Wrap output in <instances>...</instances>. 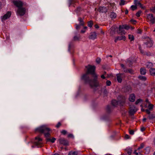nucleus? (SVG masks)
<instances>
[{
    "instance_id": "f257e3e1",
    "label": "nucleus",
    "mask_w": 155,
    "mask_h": 155,
    "mask_svg": "<svg viewBox=\"0 0 155 155\" xmlns=\"http://www.w3.org/2000/svg\"><path fill=\"white\" fill-rule=\"evenodd\" d=\"M87 72L81 76V79L85 83H88L92 87H97L99 83L97 81V75L94 72L95 67L88 65L86 66Z\"/></svg>"
},
{
    "instance_id": "f03ea898",
    "label": "nucleus",
    "mask_w": 155,
    "mask_h": 155,
    "mask_svg": "<svg viewBox=\"0 0 155 155\" xmlns=\"http://www.w3.org/2000/svg\"><path fill=\"white\" fill-rule=\"evenodd\" d=\"M13 3L17 7H18V9L17 11V15L22 16L24 15L25 12V8L21 7L23 5L22 2L21 1H14Z\"/></svg>"
},
{
    "instance_id": "7ed1b4c3",
    "label": "nucleus",
    "mask_w": 155,
    "mask_h": 155,
    "mask_svg": "<svg viewBox=\"0 0 155 155\" xmlns=\"http://www.w3.org/2000/svg\"><path fill=\"white\" fill-rule=\"evenodd\" d=\"M36 130L41 133H44L45 137H48L50 134V129L46 125L41 126L36 129Z\"/></svg>"
},
{
    "instance_id": "20e7f679",
    "label": "nucleus",
    "mask_w": 155,
    "mask_h": 155,
    "mask_svg": "<svg viewBox=\"0 0 155 155\" xmlns=\"http://www.w3.org/2000/svg\"><path fill=\"white\" fill-rule=\"evenodd\" d=\"M34 144L35 146L38 147H41L42 145V139L39 137H36Z\"/></svg>"
},
{
    "instance_id": "39448f33",
    "label": "nucleus",
    "mask_w": 155,
    "mask_h": 155,
    "mask_svg": "<svg viewBox=\"0 0 155 155\" xmlns=\"http://www.w3.org/2000/svg\"><path fill=\"white\" fill-rule=\"evenodd\" d=\"M148 21L150 22V24H153L155 22V18L153 17V15L151 14H149L147 16Z\"/></svg>"
},
{
    "instance_id": "423d86ee",
    "label": "nucleus",
    "mask_w": 155,
    "mask_h": 155,
    "mask_svg": "<svg viewBox=\"0 0 155 155\" xmlns=\"http://www.w3.org/2000/svg\"><path fill=\"white\" fill-rule=\"evenodd\" d=\"M145 102L146 104L144 105V107L145 108H148L149 110H152L153 108V105L150 103L147 99H146Z\"/></svg>"
},
{
    "instance_id": "0eeeda50",
    "label": "nucleus",
    "mask_w": 155,
    "mask_h": 155,
    "mask_svg": "<svg viewBox=\"0 0 155 155\" xmlns=\"http://www.w3.org/2000/svg\"><path fill=\"white\" fill-rule=\"evenodd\" d=\"M11 15V13L9 12H8L6 14L1 17L2 21H4L5 20L8 19L10 17Z\"/></svg>"
},
{
    "instance_id": "6e6552de",
    "label": "nucleus",
    "mask_w": 155,
    "mask_h": 155,
    "mask_svg": "<svg viewBox=\"0 0 155 155\" xmlns=\"http://www.w3.org/2000/svg\"><path fill=\"white\" fill-rule=\"evenodd\" d=\"M137 110V108L134 106L132 105L130 107L129 113L130 114L133 115Z\"/></svg>"
},
{
    "instance_id": "1a4fd4ad",
    "label": "nucleus",
    "mask_w": 155,
    "mask_h": 155,
    "mask_svg": "<svg viewBox=\"0 0 155 155\" xmlns=\"http://www.w3.org/2000/svg\"><path fill=\"white\" fill-rule=\"evenodd\" d=\"M144 147V144L142 143L141 144L140 147H139L137 150H135L134 152L133 153L136 155H138V154H140V152H139V150L140 149L143 148Z\"/></svg>"
},
{
    "instance_id": "9d476101",
    "label": "nucleus",
    "mask_w": 155,
    "mask_h": 155,
    "mask_svg": "<svg viewBox=\"0 0 155 155\" xmlns=\"http://www.w3.org/2000/svg\"><path fill=\"white\" fill-rule=\"evenodd\" d=\"M144 44L146 45L147 47L148 48L151 47L153 45L152 41L149 38L148 39L147 41Z\"/></svg>"
},
{
    "instance_id": "9b49d317",
    "label": "nucleus",
    "mask_w": 155,
    "mask_h": 155,
    "mask_svg": "<svg viewBox=\"0 0 155 155\" xmlns=\"http://www.w3.org/2000/svg\"><path fill=\"white\" fill-rule=\"evenodd\" d=\"M118 29L117 27L115 26H114L112 27L111 28L110 31V34L111 35H113L116 32V31H118Z\"/></svg>"
},
{
    "instance_id": "f8f14e48",
    "label": "nucleus",
    "mask_w": 155,
    "mask_h": 155,
    "mask_svg": "<svg viewBox=\"0 0 155 155\" xmlns=\"http://www.w3.org/2000/svg\"><path fill=\"white\" fill-rule=\"evenodd\" d=\"M59 141L60 144L64 145L67 146L68 144V141L64 138H60L59 139Z\"/></svg>"
},
{
    "instance_id": "ddd939ff",
    "label": "nucleus",
    "mask_w": 155,
    "mask_h": 155,
    "mask_svg": "<svg viewBox=\"0 0 155 155\" xmlns=\"http://www.w3.org/2000/svg\"><path fill=\"white\" fill-rule=\"evenodd\" d=\"M78 21H79L80 24L79 25H76V28L77 30L81 28V26H83L84 24V22L81 18H78Z\"/></svg>"
},
{
    "instance_id": "4468645a",
    "label": "nucleus",
    "mask_w": 155,
    "mask_h": 155,
    "mask_svg": "<svg viewBox=\"0 0 155 155\" xmlns=\"http://www.w3.org/2000/svg\"><path fill=\"white\" fill-rule=\"evenodd\" d=\"M98 11L101 13H105L107 12V9L105 7L101 6L99 7Z\"/></svg>"
},
{
    "instance_id": "2eb2a0df",
    "label": "nucleus",
    "mask_w": 155,
    "mask_h": 155,
    "mask_svg": "<svg viewBox=\"0 0 155 155\" xmlns=\"http://www.w3.org/2000/svg\"><path fill=\"white\" fill-rule=\"evenodd\" d=\"M97 38V34L95 32H91L89 36V38L90 39L94 40Z\"/></svg>"
},
{
    "instance_id": "dca6fc26",
    "label": "nucleus",
    "mask_w": 155,
    "mask_h": 155,
    "mask_svg": "<svg viewBox=\"0 0 155 155\" xmlns=\"http://www.w3.org/2000/svg\"><path fill=\"white\" fill-rule=\"evenodd\" d=\"M124 28L121 26H120L119 27V31H118L117 32L118 33L121 34H125L126 32L124 30Z\"/></svg>"
},
{
    "instance_id": "f3484780",
    "label": "nucleus",
    "mask_w": 155,
    "mask_h": 155,
    "mask_svg": "<svg viewBox=\"0 0 155 155\" xmlns=\"http://www.w3.org/2000/svg\"><path fill=\"white\" fill-rule=\"evenodd\" d=\"M134 4L137 6H139L142 8H144V7L138 0H134Z\"/></svg>"
},
{
    "instance_id": "a211bd4d",
    "label": "nucleus",
    "mask_w": 155,
    "mask_h": 155,
    "mask_svg": "<svg viewBox=\"0 0 155 155\" xmlns=\"http://www.w3.org/2000/svg\"><path fill=\"white\" fill-rule=\"evenodd\" d=\"M126 39V37L125 36L122 35L121 36H118L115 39L114 41L115 42H117L118 40H123L125 41Z\"/></svg>"
},
{
    "instance_id": "6ab92c4d",
    "label": "nucleus",
    "mask_w": 155,
    "mask_h": 155,
    "mask_svg": "<svg viewBox=\"0 0 155 155\" xmlns=\"http://www.w3.org/2000/svg\"><path fill=\"white\" fill-rule=\"evenodd\" d=\"M117 79L119 82H121L122 81V78L123 77L122 74H117Z\"/></svg>"
},
{
    "instance_id": "aec40b11",
    "label": "nucleus",
    "mask_w": 155,
    "mask_h": 155,
    "mask_svg": "<svg viewBox=\"0 0 155 155\" xmlns=\"http://www.w3.org/2000/svg\"><path fill=\"white\" fill-rule=\"evenodd\" d=\"M79 154L80 152L78 151H72L69 153L68 155H77Z\"/></svg>"
},
{
    "instance_id": "412c9836",
    "label": "nucleus",
    "mask_w": 155,
    "mask_h": 155,
    "mask_svg": "<svg viewBox=\"0 0 155 155\" xmlns=\"http://www.w3.org/2000/svg\"><path fill=\"white\" fill-rule=\"evenodd\" d=\"M135 97L134 94H131L129 98V101L131 102H133L135 101Z\"/></svg>"
},
{
    "instance_id": "4be33fe9",
    "label": "nucleus",
    "mask_w": 155,
    "mask_h": 155,
    "mask_svg": "<svg viewBox=\"0 0 155 155\" xmlns=\"http://www.w3.org/2000/svg\"><path fill=\"white\" fill-rule=\"evenodd\" d=\"M149 71L151 75L153 76L155 75V68H151Z\"/></svg>"
},
{
    "instance_id": "5701e85b",
    "label": "nucleus",
    "mask_w": 155,
    "mask_h": 155,
    "mask_svg": "<svg viewBox=\"0 0 155 155\" xmlns=\"http://www.w3.org/2000/svg\"><path fill=\"white\" fill-rule=\"evenodd\" d=\"M120 103L119 101H118L116 100H113L112 101V104L114 106H116Z\"/></svg>"
},
{
    "instance_id": "b1692460",
    "label": "nucleus",
    "mask_w": 155,
    "mask_h": 155,
    "mask_svg": "<svg viewBox=\"0 0 155 155\" xmlns=\"http://www.w3.org/2000/svg\"><path fill=\"white\" fill-rule=\"evenodd\" d=\"M146 66L148 68H150L153 66V64L150 62H148L146 64Z\"/></svg>"
},
{
    "instance_id": "393cba45",
    "label": "nucleus",
    "mask_w": 155,
    "mask_h": 155,
    "mask_svg": "<svg viewBox=\"0 0 155 155\" xmlns=\"http://www.w3.org/2000/svg\"><path fill=\"white\" fill-rule=\"evenodd\" d=\"M140 72L141 74L144 75L146 74V69L142 68H140Z\"/></svg>"
},
{
    "instance_id": "a878e982",
    "label": "nucleus",
    "mask_w": 155,
    "mask_h": 155,
    "mask_svg": "<svg viewBox=\"0 0 155 155\" xmlns=\"http://www.w3.org/2000/svg\"><path fill=\"white\" fill-rule=\"evenodd\" d=\"M110 16L112 19H114L116 18L117 15L114 12H112L110 15Z\"/></svg>"
},
{
    "instance_id": "bb28decb",
    "label": "nucleus",
    "mask_w": 155,
    "mask_h": 155,
    "mask_svg": "<svg viewBox=\"0 0 155 155\" xmlns=\"http://www.w3.org/2000/svg\"><path fill=\"white\" fill-rule=\"evenodd\" d=\"M132 148H129L127 149V153L130 155L132 154Z\"/></svg>"
},
{
    "instance_id": "cd10ccee",
    "label": "nucleus",
    "mask_w": 155,
    "mask_h": 155,
    "mask_svg": "<svg viewBox=\"0 0 155 155\" xmlns=\"http://www.w3.org/2000/svg\"><path fill=\"white\" fill-rule=\"evenodd\" d=\"M55 140L56 139L54 137H53L52 139L48 138L47 139L48 141H50L52 143H54Z\"/></svg>"
},
{
    "instance_id": "c85d7f7f",
    "label": "nucleus",
    "mask_w": 155,
    "mask_h": 155,
    "mask_svg": "<svg viewBox=\"0 0 155 155\" xmlns=\"http://www.w3.org/2000/svg\"><path fill=\"white\" fill-rule=\"evenodd\" d=\"M129 38L131 41H132L134 40V38L133 35H129Z\"/></svg>"
},
{
    "instance_id": "c756f323",
    "label": "nucleus",
    "mask_w": 155,
    "mask_h": 155,
    "mask_svg": "<svg viewBox=\"0 0 155 155\" xmlns=\"http://www.w3.org/2000/svg\"><path fill=\"white\" fill-rule=\"evenodd\" d=\"M80 37L79 36L78 37L77 36H75L73 38V40L74 41H78L79 40Z\"/></svg>"
},
{
    "instance_id": "7c9ffc66",
    "label": "nucleus",
    "mask_w": 155,
    "mask_h": 155,
    "mask_svg": "<svg viewBox=\"0 0 155 155\" xmlns=\"http://www.w3.org/2000/svg\"><path fill=\"white\" fill-rule=\"evenodd\" d=\"M139 78L143 81H145L146 80V78L144 76H140L139 77Z\"/></svg>"
},
{
    "instance_id": "2f4dec72",
    "label": "nucleus",
    "mask_w": 155,
    "mask_h": 155,
    "mask_svg": "<svg viewBox=\"0 0 155 155\" xmlns=\"http://www.w3.org/2000/svg\"><path fill=\"white\" fill-rule=\"evenodd\" d=\"M125 1L123 0H120V5H124L125 4Z\"/></svg>"
},
{
    "instance_id": "473e14b6",
    "label": "nucleus",
    "mask_w": 155,
    "mask_h": 155,
    "mask_svg": "<svg viewBox=\"0 0 155 155\" xmlns=\"http://www.w3.org/2000/svg\"><path fill=\"white\" fill-rule=\"evenodd\" d=\"M131 8L132 9V10H134L137 8V6L135 5H132L131 6Z\"/></svg>"
},
{
    "instance_id": "72a5a7b5",
    "label": "nucleus",
    "mask_w": 155,
    "mask_h": 155,
    "mask_svg": "<svg viewBox=\"0 0 155 155\" xmlns=\"http://www.w3.org/2000/svg\"><path fill=\"white\" fill-rule=\"evenodd\" d=\"M141 13V11L140 10L138 12H137L136 14V15L137 17H139L140 15V14Z\"/></svg>"
},
{
    "instance_id": "f704fd0d",
    "label": "nucleus",
    "mask_w": 155,
    "mask_h": 155,
    "mask_svg": "<svg viewBox=\"0 0 155 155\" xmlns=\"http://www.w3.org/2000/svg\"><path fill=\"white\" fill-rule=\"evenodd\" d=\"M150 10L152 12L154 13L155 12V6L154 7H152L150 8Z\"/></svg>"
},
{
    "instance_id": "c9c22d12",
    "label": "nucleus",
    "mask_w": 155,
    "mask_h": 155,
    "mask_svg": "<svg viewBox=\"0 0 155 155\" xmlns=\"http://www.w3.org/2000/svg\"><path fill=\"white\" fill-rule=\"evenodd\" d=\"M87 27H84V29L81 31V33H84L85 32L86 30V29H87Z\"/></svg>"
},
{
    "instance_id": "e433bc0d",
    "label": "nucleus",
    "mask_w": 155,
    "mask_h": 155,
    "mask_svg": "<svg viewBox=\"0 0 155 155\" xmlns=\"http://www.w3.org/2000/svg\"><path fill=\"white\" fill-rule=\"evenodd\" d=\"M92 22L91 21H89L88 23V25L89 27H91L92 26Z\"/></svg>"
},
{
    "instance_id": "4c0bfd02",
    "label": "nucleus",
    "mask_w": 155,
    "mask_h": 155,
    "mask_svg": "<svg viewBox=\"0 0 155 155\" xmlns=\"http://www.w3.org/2000/svg\"><path fill=\"white\" fill-rule=\"evenodd\" d=\"M111 84V82L110 81H106V85L108 86H109Z\"/></svg>"
},
{
    "instance_id": "58836bf2",
    "label": "nucleus",
    "mask_w": 155,
    "mask_h": 155,
    "mask_svg": "<svg viewBox=\"0 0 155 155\" xmlns=\"http://www.w3.org/2000/svg\"><path fill=\"white\" fill-rule=\"evenodd\" d=\"M154 117L152 115H150L148 116V118L150 119H152Z\"/></svg>"
},
{
    "instance_id": "ea45409f",
    "label": "nucleus",
    "mask_w": 155,
    "mask_h": 155,
    "mask_svg": "<svg viewBox=\"0 0 155 155\" xmlns=\"http://www.w3.org/2000/svg\"><path fill=\"white\" fill-rule=\"evenodd\" d=\"M124 137L125 139H129L130 138V136L127 134L125 135Z\"/></svg>"
},
{
    "instance_id": "a19ab883",
    "label": "nucleus",
    "mask_w": 155,
    "mask_h": 155,
    "mask_svg": "<svg viewBox=\"0 0 155 155\" xmlns=\"http://www.w3.org/2000/svg\"><path fill=\"white\" fill-rule=\"evenodd\" d=\"M123 28L125 29H127V30L129 28V27L126 25H124L123 26Z\"/></svg>"
},
{
    "instance_id": "79ce46f5",
    "label": "nucleus",
    "mask_w": 155,
    "mask_h": 155,
    "mask_svg": "<svg viewBox=\"0 0 155 155\" xmlns=\"http://www.w3.org/2000/svg\"><path fill=\"white\" fill-rule=\"evenodd\" d=\"M142 101V100L141 99H139L138 100H137L136 101V104H138L141 101Z\"/></svg>"
},
{
    "instance_id": "37998d69",
    "label": "nucleus",
    "mask_w": 155,
    "mask_h": 155,
    "mask_svg": "<svg viewBox=\"0 0 155 155\" xmlns=\"http://www.w3.org/2000/svg\"><path fill=\"white\" fill-rule=\"evenodd\" d=\"M101 59L99 58H97L96 60V61L97 62V63H99L101 61Z\"/></svg>"
},
{
    "instance_id": "c03bdc74",
    "label": "nucleus",
    "mask_w": 155,
    "mask_h": 155,
    "mask_svg": "<svg viewBox=\"0 0 155 155\" xmlns=\"http://www.w3.org/2000/svg\"><path fill=\"white\" fill-rule=\"evenodd\" d=\"M67 132L66 130H64L61 131V133L63 134H67Z\"/></svg>"
},
{
    "instance_id": "a18cd8bd",
    "label": "nucleus",
    "mask_w": 155,
    "mask_h": 155,
    "mask_svg": "<svg viewBox=\"0 0 155 155\" xmlns=\"http://www.w3.org/2000/svg\"><path fill=\"white\" fill-rule=\"evenodd\" d=\"M139 49L141 53L142 54L143 53L144 51L143 50H142L140 46H139Z\"/></svg>"
},
{
    "instance_id": "49530a36",
    "label": "nucleus",
    "mask_w": 155,
    "mask_h": 155,
    "mask_svg": "<svg viewBox=\"0 0 155 155\" xmlns=\"http://www.w3.org/2000/svg\"><path fill=\"white\" fill-rule=\"evenodd\" d=\"M150 110H149V109H146L145 110V111H146V112L148 114H150Z\"/></svg>"
},
{
    "instance_id": "de8ad7c7",
    "label": "nucleus",
    "mask_w": 155,
    "mask_h": 155,
    "mask_svg": "<svg viewBox=\"0 0 155 155\" xmlns=\"http://www.w3.org/2000/svg\"><path fill=\"white\" fill-rule=\"evenodd\" d=\"M61 125V123L60 122H58L56 126V127L57 128H58Z\"/></svg>"
},
{
    "instance_id": "09e8293b",
    "label": "nucleus",
    "mask_w": 155,
    "mask_h": 155,
    "mask_svg": "<svg viewBox=\"0 0 155 155\" xmlns=\"http://www.w3.org/2000/svg\"><path fill=\"white\" fill-rule=\"evenodd\" d=\"M129 133L130 134L133 135L134 134V131L133 130H130L129 131Z\"/></svg>"
},
{
    "instance_id": "8fccbe9b",
    "label": "nucleus",
    "mask_w": 155,
    "mask_h": 155,
    "mask_svg": "<svg viewBox=\"0 0 155 155\" xmlns=\"http://www.w3.org/2000/svg\"><path fill=\"white\" fill-rule=\"evenodd\" d=\"M68 137H70L73 138L74 137V136L71 134H69L68 136Z\"/></svg>"
},
{
    "instance_id": "3c124183",
    "label": "nucleus",
    "mask_w": 155,
    "mask_h": 155,
    "mask_svg": "<svg viewBox=\"0 0 155 155\" xmlns=\"http://www.w3.org/2000/svg\"><path fill=\"white\" fill-rule=\"evenodd\" d=\"M145 130V128L144 127H142L141 128V130L143 132Z\"/></svg>"
},
{
    "instance_id": "603ef678",
    "label": "nucleus",
    "mask_w": 155,
    "mask_h": 155,
    "mask_svg": "<svg viewBox=\"0 0 155 155\" xmlns=\"http://www.w3.org/2000/svg\"><path fill=\"white\" fill-rule=\"evenodd\" d=\"M140 106L141 107V110L143 111H145V110L143 109V105H140Z\"/></svg>"
},
{
    "instance_id": "864d4df0",
    "label": "nucleus",
    "mask_w": 155,
    "mask_h": 155,
    "mask_svg": "<svg viewBox=\"0 0 155 155\" xmlns=\"http://www.w3.org/2000/svg\"><path fill=\"white\" fill-rule=\"evenodd\" d=\"M101 77L103 79H105V77L104 76V74L102 75L101 76Z\"/></svg>"
},
{
    "instance_id": "5fc2aeb1",
    "label": "nucleus",
    "mask_w": 155,
    "mask_h": 155,
    "mask_svg": "<svg viewBox=\"0 0 155 155\" xmlns=\"http://www.w3.org/2000/svg\"><path fill=\"white\" fill-rule=\"evenodd\" d=\"M120 65H121V67L123 68H124V65L123 64H120Z\"/></svg>"
},
{
    "instance_id": "6e6d98bb",
    "label": "nucleus",
    "mask_w": 155,
    "mask_h": 155,
    "mask_svg": "<svg viewBox=\"0 0 155 155\" xmlns=\"http://www.w3.org/2000/svg\"><path fill=\"white\" fill-rule=\"evenodd\" d=\"M128 12V11L127 10H126L125 11V14H127Z\"/></svg>"
},
{
    "instance_id": "4d7b16f0",
    "label": "nucleus",
    "mask_w": 155,
    "mask_h": 155,
    "mask_svg": "<svg viewBox=\"0 0 155 155\" xmlns=\"http://www.w3.org/2000/svg\"><path fill=\"white\" fill-rule=\"evenodd\" d=\"M128 71L130 73H132V70H128Z\"/></svg>"
},
{
    "instance_id": "13d9d810",
    "label": "nucleus",
    "mask_w": 155,
    "mask_h": 155,
    "mask_svg": "<svg viewBox=\"0 0 155 155\" xmlns=\"http://www.w3.org/2000/svg\"><path fill=\"white\" fill-rule=\"evenodd\" d=\"M137 33H141V31L140 30H138L137 31Z\"/></svg>"
},
{
    "instance_id": "bf43d9fd",
    "label": "nucleus",
    "mask_w": 155,
    "mask_h": 155,
    "mask_svg": "<svg viewBox=\"0 0 155 155\" xmlns=\"http://www.w3.org/2000/svg\"><path fill=\"white\" fill-rule=\"evenodd\" d=\"M95 28H98L99 27V26L98 25H96L95 26Z\"/></svg>"
},
{
    "instance_id": "052dcab7",
    "label": "nucleus",
    "mask_w": 155,
    "mask_h": 155,
    "mask_svg": "<svg viewBox=\"0 0 155 155\" xmlns=\"http://www.w3.org/2000/svg\"><path fill=\"white\" fill-rule=\"evenodd\" d=\"M146 120V118H143V121H144V122H145V121Z\"/></svg>"
},
{
    "instance_id": "680f3d73",
    "label": "nucleus",
    "mask_w": 155,
    "mask_h": 155,
    "mask_svg": "<svg viewBox=\"0 0 155 155\" xmlns=\"http://www.w3.org/2000/svg\"><path fill=\"white\" fill-rule=\"evenodd\" d=\"M131 62V61L129 60H128L127 61V63H130Z\"/></svg>"
},
{
    "instance_id": "e2e57ef3",
    "label": "nucleus",
    "mask_w": 155,
    "mask_h": 155,
    "mask_svg": "<svg viewBox=\"0 0 155 155\" xmlns=\"http://www.w3.org/2000/svg\"><path fill=\"white\" fill-rule=\"evenodd\" d=\"M131 21H133L134 22H136V21L135 20H131Z\"/></svg>"
},
{
    "instance_id": "0e129e2a",
    "label": "nucleus",
    "mask_w": 155,
    "mask_h": 155,
    "mask_svg": "<svg viewBox=\"0 0 155 155\" xmlns=\"http://www.w3.org/2000/svg\"><path fill=\"white\" fill-rule=\"evenodd\" d=\"M153 143H154V146H155V138H154V140H153Z\"/></svg>"
},
{
    "instance_id": "69168bd1",
    "label": "nucleus",
    "mask_w": 155,
    "mask_h": 155,
    "mask_svg": "<svg viewBox=\"0 0 155 155\" xmlns=\"http://www.w3.org/2000/svg\"><path fill=\"white\" fill-rule=\"evenodd\" d=\"M59 154L58 153H55V154H54V155H58Z\"/></svg>"
},
{
    "instance_id": "338daca9",
    "label": "nucleus",
    "mask_w": 155,
    "mask_h": 155,
    "mask_svg": "<svg viewBox=\"0 0 155 155\" xmlns=\"http://www.w3.org/2000/svg\"><path fill=\"white\" fill-rule=\"evenodd\" d=\"M70 48V45H69V49Z\"/></svg>"
},
{
    "instance_id": "774afa93",
    "label": "nucleus",
    "mask_w": 155,
    "mask_h": 155,
    "mask_svg": "<svg viewBox=\"0 0 155 155\" xmlns=\"http://www.w3.org/2000/svg\"><path fill=\"white\" fill-rule=\"evenodd\" d=\"M146 149H147L148 150H149V148H147Z\"/></svg>"
}]
</instances>
